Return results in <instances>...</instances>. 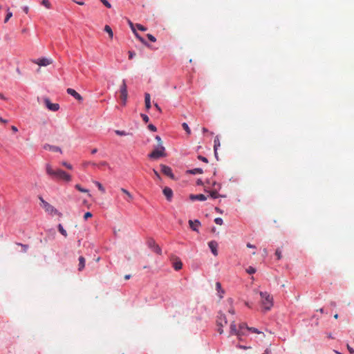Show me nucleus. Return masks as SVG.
Returning <instances> with one entry per match:
<instances>
[{
  "label": "nucleus",
  "instance_id": "obj_15",
  "mask_svg": "<svg viewBox=\"0 0 354 354\" xmlns=\"http://www.w3.org/2000/svg\"><path fill=\"white\" fill-rule=\"evenodd\" d=\"M163 194L165 196L167 199L170 201L173 197V191L171 188L165 187L162 190Z\"/></svg>",
  "mask_w": 354,
  "mask_h": 354
},
{
  "label": "nucleus",
  "instance_id": "obj_24",
  "mask_svg": "<svg viewBox=\"0 0 354 354\" xmlns=\"http://www.w3.org/2000/svg\"><path fill=\"white\" fill-rule=\"evenodd\" d=\"M214 142V150L215 156L216 157L218 147H220V145H221V143H220L218 136H216L215 138Z\"/></svg>",
  "mask_w": 354,
  "mask_h": 354
},
{
  "label": "nucleus",
  "instance_id": "obj_49",
  "mask_svg": "<svg viewBox=\"0 0 354 354\" xmlns=\"http://www.w3.org/2000/svg\"><path fill=\"white\" fill-rule=\"evenodd\" d=\"M141 117H142V120H144V122H149V118L147 115L142 113Z\"/></svg>",
  "mask_w": 354,
  "mask_h": 354
},
{
  "label": "nucleus",
  "instance_id": "obj_42",
  "mask_svg": "<svg viewBox=\"0 0 354 354\" xmlns=\"http://www.w3.org/2000/svg\"><path fill=\"white\" fill-rule=\"evenodd\" d=\"M88 165H93V166H95L96 164L95 162H84L83 164H82V166L84 167H88Z\"/></svg>",
  "mask_w": 354,
  "mask_h": 354
},
{
  "label": "nucleus",
  "instance_id": "obj_58",
  "mask_svg": "<svg viewBox=\"0 0 354 354\" xmlns=\"http://www.w3.org/2000/svg\"><path fill=\"white\" fill-rule=\"evenodd\" d=\"M347 348H348V351H349V352L351 353H354V349L352 348L349 345L347 346Z\"/></svg>",
  "mask_w": 354,
  "mask_h": 354
},
{
  "label": "nucleus",
  "instance_id": "obj_10",
  "mask_svg": "<svg viewBox=\"0 0 354 354\" xmlns=\"http://www.w3.org/2000/svg\"><path fill=\"white\" fill-rule=\"evenodd\" d=\"M160 167H161V171L165 175L167 176L168 177H169L171 179L174 178V176L172 173V170H171V167H169L167 165H160Z\"/></svg>",
  "mask_w": 354,
  "mask_h": 354
},
{
  "label": "nucleus",
  "instance_id": "obj_50",
  "mask_svg": "<svg viewBox=\"0 0 354 354\" xmlns=\"http://www.w3.org/2000/svg\"><path fill=\"white\" fill-rule=\"evenodd\" d=\"M198 158L201 160H202L203 162H205V163H207L208 162V160L207 159L204 157V156H198Z\"/></svg>",
  "mask_w": 354,
  "mask_h": 354
},
{
  "label": "nucleus",
  "instance_id": "obj_61",
  "mask_svg": "<svg viewBox=\"0 0 354 354\" xmlns=\"http://www.w3.org/2000/svg\"><path fill=\"white\" fill-rule=\"evenodd\" d=\"M11 129L14 132H17L18 131L17 128L15 126H12Z\"/></svg>",
  "mask_w": 354,
  "mask_h": 354
},
{
  "label": "nucleus",
  "instance_id": "obj_28",
  "mask_svg": "<svg viewBox=\"0 0 354 354\" xmlns=\"http://www.w3.org/2000/svg\"><path fill=\"white\" fill-rule=\"evenodd\" d=\"M188 172L192 174H203V171L201 168H195V169L189 170Z\"/></svg>",
  "mask_w": 354,
  "mask_h": 354
},
{
  "label": "nucleus",
  "instance_id": "obj_18",
  "mask_svg": "<svg viewBox=\"0 0 354 354\" xmlns=\"http://www.w3.org/2000/svg\"><path fill=\"white\" fill-rule=\"evenodd\" d=\"M250 328V327H248L247 324L244 322H241L239 324V329L243 333V336L245 335L246 331H249Z\"/></svg>",
  "mask_w": 354,
  "mask_h": 354
},
{
  "label": "nucleus",
  "instance_id": "obj_22",
  "mask_svg": "<svg viewBox=\"0 0 354 354\" xmlns=\"http://www.w3.org/2000/svg\"><path fill=\"white\" fill-rule=\"evenodd\" d=\"M79 263H78V270L82 271L85 267V259L83 257H80L78 259Z\"/></svg>",
  "mask_w": 354,
  "mask_h": 354
},
{
  "label": "nucleus",
  "instance_id": "obj_21",
  "mask_svg": "<svg viewBox=\"0 0 354 354\" xmlns=\"http://www.w3.org/2000/svg\"><path fill=\"white\" fill-rule=\"evenodd\" d=\"M44 147L46 150H50V151H55V152H62L61 149L59 147H56V146H53V145H44Z\"/></svg>",
  "mask_w": 354,
  "mask_h": 354
},
{
  "label": "nucleus",
  "instance_id": "obj_4",
  "mask_svg": "<svg viewBox=\"0 0 354 354\" xmlns=\"http://www.w3.org/2000/svg\"><path fill=\"white\" fill-rule=\"evenodd\" d=\"M227 324L226 316L224 313L219 312L217 315L216 325L218 326V332L219 334L223 333V327Z\"/></svg>",
  "mask_w": 354,
  "mask_h": 354
},
{
  "label": "nucleus",
  "instance_id": "obj_60",
  "mask_svg": "<svg viewBox=\"0 0 354 354\" xmlns=\"http://www.w3.org/2000/svg\"><path fill=\"white\" fill-rule=\"evenodd\" d=\"M129 26H130V27H131L132 30H133V29H135L134 25H133V24L131 21H129Z\"/></svg>",
  "mask_w": 354,
  "mask_h": 354
},
{
  "label": "nucleus",
  "instance_id": "obj_5",
  "mask_svg": "<svg viewBox=\"0 0 354 354\" xmlns=\"http://www.w3.org/2000/svg\"><path fill=\"white\" fill-rule=\"evenodd\" d=\"M40 201L42 203L43 208L45 209L46 212L52 215H58L59 216H62V213H60L56 208H55L48 202L45 201L42 198H40Z\"/></svg>",
  "mask_w": 354,
  "mask_h": 354
},
{
  "label": "nucleus",
  "instance_id": "obj_40",
  "mask_svg": "<svg viewBox=\"0 0 354 354\" xmlns=\"http://www.w3.org/2000/svg\"><path fill=\"white\" fill-rule=\"evenodd\" d=\"M62 165L68 169H73L72 165L68 163L67 162H62Z\"/></svg>",
  "mask_w": 354,
  "mask_h": 354
},
{
  "label": "nucleus",
  "instance_id": "obj_7",
  "mask_svg": "<svg viewBox=\"0 0 354 354\" xmlns=\"http://www.w3.org/2000/svg\"><path fill=\"white\" fill-rule=\"evenodd\" d=\"M230 334L231 335H236L239 340H241L243 337V333L239 330V325L236 326L234 320L231 321L230 326Z\"/></svg>",
  "mask_w": 354,
  "mask_h": 354
},
{
  "label": "nucleus",
  "instance_id": "obj_44",
  "mask_svg": "<svg viewBox=\"0 0 354 354\" xmlns=\"http://www.w3.org/2000/svg\"><path fill=\"white\" fill-rule=\"evenodd\" d=\"M147 36L148 39H149L151 41H152V42H155V41H156V37H155L154 36H153L152 35H151V34H147Z\"/></svg>",
  "mask_w": 354,
  "mask_h": 354
},
{
  "label": "nucleus",
  "instance_id": "obj_46",
  "mask_svg": "<svg viewBox=\"0 0 354 354\" xmlns=\"http://www.w3.org/2000/svg\"><path fill=\"white\" fill-rule=\"evenodd\" d=\"M115 133L118 136H126L127 133L124 131L116 130Z\"/></svg>",
  "mask_w": 354,
  "mask_h": 354
},
{
  "label": "nucleus",
  "instance_id": "obj_32",
  "mask_svg": "<svg viewBox=\"0 0 354 354\" xmlns=\"http://www.w3.org/2000/svg\"><path fill=\"white\" fill-rule=\"evenodd\" d=\"M95 184L97 185V187H98L100 191H101L102 193H104L105 189H104V187L102 186V185L100 182L95 181Z\"/></svg>",
  "mask_w": 354,
  "mask_h": 354
},
{
  "label": "nucleus",
  "instance_id": "obj_1",
  "mask_svg": "<svg viewBox=\"0 0 354 354\" xmlns=\"http://www.w3.org/2000/svg\"><path fill=\"white\" fill-rule=\"evenodd\" d=\"M46 174L53 180H63L64 182H70L72 176L62 169H54L50 164L46 165Z\"/></svg>",
  "mask_w": 354,
  "mask_h": 354
},
{
  "label": "nucleus",
  "instance_id": "obj_52",
  "mask_svg": "<svg viewBox=\"0 0 354 354\" xmlns=\"http://www.w3.org/2000/svg\"><path fill=\"white\" fill-rule=\"evenodd\" d=\"M156 140L158 141V146H160V145H162V140L160 138V137L159 136H156Z\"/></svg>",
  "mask_w": 354,
  "mask_h": 354
},
{
  "label": "nucleus",
  "instance_id": "obj_39",
  "mask_svg": "<svg viewBox=\"0 0 354 354\" xmlns=\"http://www.w3.org/2000/svg\"><path fill=\"white\" fill-rule=\"evenodd\" d=\"M210 196L213 198H217L219 196V194L216 191H212L210 192Z\"/></svg>",
  "mask_w": 354,
  "mask_h": 354
},
{
  "label": "nucleus",
  "instance_id": "obj_56",
  "mask_svg": "<svg viewBox=\"0 0 354 354\" xmlns=\"http://www.w3.org/2000/svg\"><path fill=\"white\" fill-rule=\"evenodd\" d=\"M237 347L239 348H241V349H248V348H250V347H248V346H243V345H241V344L237 345Z\"/></svg>",
  "mask_w": 354,
  "mask_h": 354
},
{
  "label": "nucleus",
  "instance_id": "obj_33",
  "mask_svg": "<svg viewBox=\"0 0 354 354\" xmlns=\"http://www.w3.org/2000/svg\"><path fill=\"white\" fill-rule=\"evenodd\" d=\"M75 188H76L78 191H80V192H83V193H87V192H88V189H86L82 188V187L79 184H77V185H75Z\"/></svg>",
  "mask_w": 354,
  "mask_h": 354
},
{
  "label": "nucleus",
  "instance_id": "obj_16",
  "mask_svg": "<svg viewBox=\"0 0 354 354\" xmlns=\"http://www.w3.org/2000/svg\"><path fill=\"white\" fill-rule=\"evenodd\" d=\"M120 191L125 194V197H124V199L128 202V203H131L133 201V195L126 189L124 188H121L120 189Z\"/></svg>",
  "mask_w": 354,
  "mask_h": 354
},
{
  "label": "nucleus",
  "instance_id": "obj_41",
  "mask_svg": "<svg viewBox=\"0 0 354 354\" xmlns=\"http://www.w3.org/2000/svg\"><path fill=\"white\" fill-rule=\"evenodd\" d=\"M100 1L108 8L111 7V3L107 0H100Z\"/></svg>",
  "mask_w": 354,
  "mask_h": 354
},
{
  "label": "nucleus",
  "instance_id": "obj_45",
  "mask_svg": "<svg viewBox=\"0 0 354 354\" xmlns=\"http://www.w3.org/2000/svg\"><path fill=\"white\" fill-rule=\"evenodd\" d=\"M275 254L277 257V259H280L281 258V251L279 249L276 250Z\"/></svg>",
  "mask_w": 354,
  "mask_h": 354
},
{
  "label": "nucleus",
  "instance_id": "obj_38",
  "mask_svg": "<svg viewBox=\"0 0 354 354\" xmlns=\"http://www.w3.org/2000/svg\"><path fill=\"white\" fill-rule=\"evenodd\" d=\"M136 27L139 30H141V31H146L147 29L146 27H145L144 26L140 24H136Z\"/></svg>",
  "mask_w": 354,
  "mask_h": 354
},
{
  "label": "nucleus",
  "instance_id": "obj_35",
  "mask_svg": "<svg viewBox=\"0 0 354 354\" xmlns=\"http://www.w3.org/2000/svg\"><path fill=\"white\" fill-rule=\"evenodd\" d=\"M246 272L250 274H254L256 272V269L252 266H249L247 269H246Z\"/></svg>",
  "mask_w": 354,
  "mask_h": 354
},
{
  "label": "nucleus",
  "instance_id": "obj_20",
  "mask_svg": "<svg viewBox=\"0 0 354 354\" xmlns=\"http://www.w3.org/2000/svg\"><path fill=\"white\" fill-rule=\"evenodd\" d=\"M145 102L146 109L148 111L151 108V96H150L149 93H145Z\"/></svg>",
  "mask_w": 354,
  "mask_h": 354
},
{
  "label": "nucleus",
  "instance_id": "obj_36",
  "mask_svg": "<svg viewBox=\"0 0 354 354\" xmlns=\"http://www.w3.org/2000/svg\"><path fill=\"white\" fill-rule=\"evenodd\" d=\"M12 12L8 10L7 15L4 19V23H7L8 21V20L12 17Z\"/></svg>",
  "mask_w": 354,
  "mask_h": 354
},
{
  "label": "nucleus",
  "instance_id": "obj_63",
  "mask_svg": "<svg viewBox=\"0 0 354 354\" xmlns=\"http://www.w3.org/2000/svg\"><path fill=\"white\" fill-rule=\"evenodd\" d=\"M270 351L268 348H267L265 350V351L263 354H270Z\"/></svg>",
  "mask_w": 354,
  "mask_h": 354
},
{
  "label": "nucleus",
  "instance_id": "obj_29",
  "mask_svg": "<svg viewBox=\"0 0 354 354\" xmlns=\"http://www.w3.org/2000/svg\"><path fill=\"white\" fill-rule=\"evenodd\" d=\"M57 228H58V230L59 232L65 237L67 236V232L64 229L63 226L62 225V224H59L58 226H57Z\"/></svg>",
  "mask_w": 354,
  "mask_h": 354
},
{
  "label": "nucleus",
  "instance_id": "obj_55",
  "mask_svg": "<svg viewBox=\"0 0 354 354\" xmlns=\"http://www.w3.org/2000/svg\"><path fill=\"white\" fill-rule=\"evenodd\" d=\"M75 3H76L78 5H80V6H83L84 5V2L82 1H75V0H73Z\"/></svg>",
  "mask_w": 354,
  "mask_h": 354
},
{
  "label": "nucleus",
  "instance_id": "obj_6",
  "mask_svg": "<svg viewBox=\"0 0 354 354\" xmlns=\"http://www.w3.org/2000/svg\"><path fill=\"white\" fill-rule=\"evenodd\" d=\"M120 99L122 102V105L125 106L127 101L128 92H127V86L126 82L124 80H122V84L120 88Z\"/></svg>",
  "mask_w": 354,
  "mask_h": 354
},
{
  "label": "nucleus",
  "instance_id": "obj_54",
  "mask_svg": "<svg viewBox=\"0 0 354 354\" xmlns=\"http://www.w3.org/2000/svg\"><path fill=\"white\" fill-rule=\"evenodd\" d=\"M153 171L155 176L157 177V178L160 179V174H158V172L156 169H153Z\"/></svg>",
  "mask_w": 354,
  "mask_h": 354
},
{
  "label": "nucleus",
  "instance_id": "obj_17",
  "mask_svg": "<svg viewBox=\"0 0 354 354\" xmlns=\"http://www.w3.org/2000/svg\"><path fill=\"white\" fill-rule=\"evenodd\" d=\"M189 225L192 230L198 232V228L201 225V223L198 220H195L194 221L192 220H189Z\"/></svg>",
  "mask_w": 354,
  "mask_h": 354
},
{
  "label": "nucleus",
  "instance_id": "obj_62",
  "mask_svg": "<svg viewBox=\"0 0 354 354\" xmlns=\"http://www.w3.org/2000/svg\"><path fill=\"white\" fill-rule=\"evenodd\" d=\"M131 278V275L130 274H126L124 275V279L125 280H128Z\"/></svg>",
  "mask_w": 354,
  "mask_h": 354
},
{
  "label": "nucleus",
  "instance_id": "obj_12",
  "mask_svg": "<svg viewBox=\"0 0 354 354\" xmlns=\"http://www.w3.org/2000/svg\"><path fill=\"white\" fill-rule=\"evenodd\" d=\"M66 92L68 94L72 95L77 101L82 102L83 100V97L75 90L68 88H67Z\"/></svg>",
  "mask_w": 354,
  "mask_h": 354
},
{
  "label": "nucleus",
  "instance_id": "obj_34",
  "mask_svg": "<svg viewBox=\"0 0 354 354\" xmlns=\"http://www.w3.org/2000/svg\"><path fill=\"white\" fill-rule=\"evenodd\" d=\"M18 245L21 247V250L23 252H26L28 249V245L22 244V243H17Z\"/></svg>",
  "mask_w": 354,
  "mask_h": 354
},
{
  "label": "nucleus",
  "instance_id": "obj_48",
  "mask_svg": "<svg viewBox=\"0 0 354 354\" xmlns=\"http://www.w3.org/2000/svg\"><path fill=\"white\" fill-rule=\"evenodd\" d=\"M148 129L149 130L152 131H157L156 127L153 124H149Z\"/></svg>",
  "mask_w": 354,
  "mask_h": 354
},
{
  "label": "nucleus",
  "instance_id": "obj_47",
  "mask_svg": "<svg viewBox=\"0 0 354 354\" xmlns=\"http://www.w3.org/2000/svg\"><path fill=\"white\" fill-rule=\"evenodd\" d=\"M91 217H92V214L89 212H86L84 215V218L85 220H87L88 218H91Z\"/></svg>",
  "mask_w": 354,
  "mask_h": 354
},
{
  "label": "nucleus",
  "instance_id": "obj_59",
  "mask_svg": "<svg viewBox=\"0 0 354 354\" xmlns=\"http://www.w3.org/2000/svg\"><path fill=\"white\" fill-rule=\"evenodd\" d=\"M247 247L249 248H255V246L252 245L250 243H247Z\"/></svg>",
  "mask_w": 354,
  "mask_h": 354
},
{
  "label": "nucleus",
  "instance_id": "obj_11",
  "mask_svg": "<svg viewBox=\"0 0 354 354\" xmlns=\"http://www.w3.org/2000/svg\"><path fill=\"white\" fill-rule=\"evenodd\" d=\"M45 104L46 107L53 111H56L59 109V105L56 103H51L49 99L46 98L44 100Z\"/></svg>",
  "mask_w": 354,
  "mask_h": 354
},
{
  "label": "nucleus",
  "instance_id": "obj_43",
  "mask_svg": "<svg viewBox=\"0 0 354 354\" xmlns=\"http://www.w3.org/2000/svg\"><path fill=\"white\" fill-rule=\"evenodd\" d=\"M214 222L219 225H221L223 224V219L221 218H216L214 219Z\"/></svg>",
  "mask_w": 354,
  "mask_h": 354
},
{
  "label": "nucleus",
  "instance_id": "obj_14",
  "mask_svg": "<svg viewBox=\"0 0 354 354\" xmlns=\"http://www.w3.org/2000/svg\"><path fill=\"white\" fill-rule=\"evenodd\" d=\"M208 245H209V248H210L212 254L214 256H217L218 255V250H217L218 243H217V242L215 241H211L210 242L208 243Z\"/></svg>",
  "mask_w": 354,
  "mask_h": 354
},
{
  "label": "nucleus",
  "instance_id": "obj_13",
  "mask_svg": "<svg viewBox=\"0 0 354 354\" xmlns=\"http://www.w3.org/2000/svg\"><path fill=\"white\" fill-rule=\"evenodd\" d=\"M35 63L41 66H46L52 63L50 59L47 58H41L35 61Z\"/></svg>",
  "mask_w": 354,
  "mask_h": 354
},
{
  "label": "nucleus",
  "instance_id": "obj_57",
  "mask_svg": "<svg viewBox=\"0 0 354 354\" xmlns=\"http://www.w3.org/2000/svg\"><path fill=\"white\" fill-rule=\"evenodd\" d=\"M154 106L156 107V109L159 111V112H161V109L160 107L158 106V104L157 103H155L154 104Z\"/></svg>",
  "mask_w": 354,
  "mask_h": 354
},
{
  "label": "nucleus",
  "instance_id": "obj_51",
  "mask_svg": "<svg viewBox=\"0 0 354 354\" xmlns=\"http://www.w3.org/2000/svg\"><path fill=\"white\" fill-rule=\"evenodd\" d=\"M136 55V53L133 51H129V59H131Z\"/></svg>",
  "mask_w": 354,
  "mask_h": 354
},
{
  "label": "nucleus",
  "instance_id": "obj_2",
  "mask_svg": "<svg viewBox=\"0 0 354 354\" xmlns=\"http://www.w3.org/2000/svg\"><path fill=\"white\" fill-rule=\"evenodd\" d=\"M261 303L265 310H269L273 306L272 297L267 292H260Z\"/></svg>",
  "mask_w": 354,
  "mask_h": 354
},
{
  "label": "nucleus",
  "instance_id": "obj_53",
  "mask_svg": "<svg viewBox=\"0 0 354 354\" xmlns=\"http://www.w3.org/2000/svg\"><path fill=\"white\" fill-rule=\"evenodd\" d=\"M100 167H104V166H108V163L105 161H102L101 162H100V164L98 165Z\"/></svg>",
  "mask_w": 354,
  "mask_h": 354
},
{
  "label": "nucleus",
  "instance_id": "obj_27",
  "mask_svg": "<svg viewBox=\"0 0 354 354\" xmlns=\"http://www.w3.org/2000/svg\"><path fill=\"white\" fill-rule=\"evenodd\" d=\"M104 31L106 32L109 35V37L111 39L113 38V31H112V29L111 28V27L108 25H106L105 27H104Z\"/></svg>",
  "mask_w": 354,
  "mask_h": 354
},
{
  "label": "nucleus",
  "instance_id": "obj_23",
  "mask_svg": "<svg viewBox=\"0 0 354 354\" xmlns=\"http://www.w3.org/2000/svg\"><path fill=\"white\" fill-rule=\"evenodd\" d=\"M133 32L134 33L136 37L144 45L149 46L147 42L136 32V29H133Z\"/></svg>",
  "mask_w": 354,
  "mask_h": 354
},
{
  "label": "nucleus",
  "instance_id": "obj_8",
  "mask_svg": "<svg viewBox=\"0 0 354 354\" xmlns=\"http://www.w3.org/2000/svg\"><path fill=\"white\" fill-rule=\"evenodd\" d=\"M147 245L149 248L153 250V251L158 254H161L162 250L159 247L158 244H156V241L153 239H150L147 241Z\"/></svg>",
  "mask_w": 354,
  "mask_h": 354
},
{
  "label": "nucleus",
  "instance_id": "obj_37",
  "mask_svg": "<svg viewBox=\"0 0 354 354\" xmlns=\"http://www.w3.org/2000/svg\"><path fill=\"white\" fill-rule=\"evenodd\" d=\"M249 331H251V332L257 333V334H263V332H261V331L259 330L257 328H253V327H250L249 328Z\"/></svg>",
  "mask_w": 354,
  "mask_h": 354
},
{
  "label": "nucleus",
  "instance_id": "obj_64",
  "mask_svg": "<svg viewBox=\"0 0 354 354\" xmlns=\"http://www.w3.org/2000/svg\"><path fill=\"white\" fill-rule=\"evenodd\" d=\"M97 151V149L95 148V149H93L92 151H91V153L92 154H94Z\"/></svg>",
  "mask_w": 354,
  "mask_h": 354
},
{
  "label": "nucleus",
  "instance_id": "obj_3",
  "mask_svg": "<svg viewBox=\"0 0 354 354\" xmlns=\"http://www.w3.org/2000/svg\"><path fill=\"white\" fill-rule=\"evenodd\" d=\"M151 159L157 160L162 157L166 156L165 148L162 145L158 146L156 149H153L151 153L148 155Z\"/></svg>",
  "mask_w": 354,
  "mask_h": 354
},
{
  "label": "nucleus",
  "instance_id": "obj_19",
  "mask_svg": "<svg viewBox=\"0 0 354 354\" xmlns=\"http://www.w3.org/2000/svg\"><path fill=\"white\" fill-rule=\"evenodd\" d=\"M190 198L192 201L198 200L201 201H204L207 199V196H205L204 194H200L196 195H191Z\"/></svg>",
  "mask_w": 354,
  "mask_h": 354
},
{
  "label": "nucleus",
  "instance_id": "obj_25",
  "mask_svg": "<svg viewBox=\"0 0 354 354\" xmlns=\"http://www.w3.org/2000/svg\"><path fill=\"white\" fill-rule=\"evenodd\" d=\"M227 302L230 305V308L228 310V313H230L232 315H234L235 314V310H234V308L232 306V299L231 298H229L227 299Z\"/></svg>",
  "mask_w": 354,
  "mask_h": 354
},
{
  "label": "nucleus",
  "instance_id": "obj_31",
  "mask_svg": "<svg viewBox=\"0 0 354 354\" xmlns=\"http://www.w3.org/2000/svg\"><path fill=\"white\" fill-rule=\"evenodd\" d=\"M41 4L48 9L50 8L51 7V4L48 0H42Z\"/></svg>",
  "mask_w": 354,
  "mask_h": 354
},
{
  "label": "nucleus",
  "instance_id": "obj_9",
  "mask_svg": "<svg viewBox=\"0 0 354 354\" xmlns=\"http://www.w3.org/2000/svg\"><path fill=\"white\" fill-rule=\"evenodd\" d=\"M171 260L172 261L173 267L176 270H180L182 268L183 263L178 257L172 256Z\"/></svg>",
  "mask_w": 354,
  "mask_h": 354
},
{
  "label": "nucleus",
  "instance_id": "obj_30",
  "mask_svg": "<svg viewBox=\"0 0 354 354\" xmlns=\"http://www.w3.org/2000/svg\"><path fill=\"white\" fill-rule=\"evenodd\" d=\"M182 127H183V129L187 132V133H188V134L191 133V130L187 123H185V122L183 123Z\"/></svg>",
  "mask_w": 354,
  "mask_h": 354
},
{
  "label": "nucleus",
  "instance_id": "obj_26",
  "mask_svg": "<svg viewBox=\"0 0 354 354\" xmlns=\"http://www.w3.org/2000/svg\"><path fill=\"white\" fill-rule=\"evenodd\" d=\"M216 290L218 292H221V295H219V297L220 298H222L223 297V294L224 293L223 290H222V288H221V284L220 282H216Z\"/></svg>",
  "mask_w": 354,
  "mask_h": 354
}]
</instances>
